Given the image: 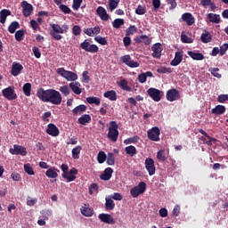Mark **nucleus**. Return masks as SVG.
Wrapping results in <instances>:
<instances>
[{
    "instance_id": "11",
    "label": "nucleus",
    "mask_w": 228,
    "mask_h": 228,
    "mask_svg": "<svg viewBox=\"0 0 228 228\" xmlns=\"http://www.w3.org/2000/svg\"><path fill=\"white\" fill-rule=\"evenodd\" d=\"M147 94L148 95H150V97L151 99H153L154 102H159L161 101V91L159 89L157 88H150L147 90Z\"/></svg>"
},
{
    "instance_id": "5",
    "label": "nucleus",
    "mask_w": 228,
    "mask_h": 228,
    "mask_svg": "<svg viewBox=\"0 0 228 228\" xmlns=\"http://www.w3.org/2000/svg\"><path fill=\"white\" fill-rule=\"evenodd\" d=\"M79 47L90 53H96L99 51L98 46L96 45H91L88 39H86L83 43H80Z\"/></svg>"
},
{
    "instance_id": "31",
    "label": "nucleus",
    "mask_w": 228,
    "mask_h": 228,
    "mask_svg": "<svg viewBox=\"0 0 228 228\" xmlns=\"http://www.w3.org/2000/svg\"><path fill=\"white\" fill-rule=\"evenodd\" d=\"M211 40H212V37L209 31L204 30L202 35H200V42H202L203 44H208V43H210Z\"/></svg>"
},
{
    "instance_id": "9",
    "label": "nucleus",
    "mask_w": 228,
    "mask_h": 228,
    "mask_svg": "<svg viewBox=\"0 0 228 228\" xmlns=\"http://www.w3.org/2000/svg\"><path fill=\"white\" fill-rule=\"evenodd\" d=\"M21 8H22V14L25 17H29L32 14L33 11H34L33 5L30 4L27 1L21 2Z\"/></svg>"
},
{
    "instance_id": "24",
    "label": "nucleus",
    "mask_w": 228,
    "mask_h": 228,
    "mask_svg": "<svg viewBox=\"0 0 228 228\" xmlns=\"http://www.w3.org/2000/svg\"><path fill=\"white\" fill-rule=\"evenodd\" d=\"M100 33H101V27H98V26H96L95 28H89L84 29V34L89 37H93Z\"/></svg>"
},
{
    "instance_id": "48",
    "label": "nucleus",
    "mask_w": 228,
    "mask_h": 228,
    "mask_svg": "<svg viewBox=\"0 0 228 228\" xmlns=\"http://www.w3.org/2000/svg\"><path fill=\"white\" fill-rule=\"evenodd\" d=\"M138 28L136 26L132 25L130 27L127 28V29L126 30V36H133L134 33H137Z\"/></svg>"
},
{
    "instance_id": "38",
    "label": "nucleus",
    "mask_w": 228,
    "mask_h": 228,
    "mask_svg": "<svg viewBox=\"0 0 228 228\" xmlns=\"http://www.w3.org/2000/svg\"><path fill=\"white\" fill-rule=\"evenodd\" d=\"M82 151V146H77L73 150H71V157L74 159H80V153Z\"/></svg>"
},
{
    "instance_id": "42",
    "label": "nucleus",
    "mask_w": 228,
    "mask_h": 228,
    "mask_svg": "<svg viewBox=\"0 0 228 228\" xmlns=\"http://www.w3.org/2000/svg\"><path fill=\"white\" fill-rule=\"evenodd\" d=\"M107 159V155L104 151L98 152V156L96 157V160L99 164H104Z\"/></svg>"
},
{
    "instance_id": "44",
    "label": "nucleus",
    "mask_w": 228,
    "mask_h": 228,
    "mask_svg": "<svg viewBox=\"0 0 228 228\" xmlns=\"http://www.w3.org/2000/svg\"><path fill=\"white\" fill-rule=\"evenodd\" d=\"M118 4H120V0H109L108 4L110 7V11L113 12L115 9H117Z\"/></svg>"
},
{
    "instance_id": "20",
    "label": "nucleus",
    "mask_w": 228,
    "mask_h": 228,
    "mask_svg": "<svg viewBox=\"0 0 228 228\" xmlns=\"http://www.w3.org/2000/svg\"><path fill=\"white\" fill-rule=\"evenodd\" d=\"M99 219L103 223V224H114L115 220L112 217L111 215L109 214H100L98 216Z\"/></svg>"
},
{
    "instance_id": "18",
    "label": "nucleus",
    "mask_w": 228,
    "mask_h": 228,
    "mask_svg": "<svg viewBox=\"0 0 228 228\" xmlns=\"http://www.w3.org/2000/svg\"><path fill=\"white\" fill-rule=\"evenodd\" d=\"M183 21L187 24V26H193L195 23V18L193 14L190 12H185L182 15Z\"/></svg>"
},
{
    "instance_id": "6",
    "label": "nucleus",
    "mask_w": 228,
    "mask_h": 228,
    "mask_svg": "<svg viewBox=\"0 0 228 228\" xmlns=\"http://www.w3.org/2000/svg\"><path fill=\"white\" fill-rule=\"evenodd\" d=\"M159 134H161L159 126H153L147 131V137L151 142H159Z\"/></svg>"
},
{
    "instance_id": "41",
    "label": "nucleus",
    "mask_w": 228,
    "mask_h": 228,
    "mask_svg": "<svg viewBox=\"0 0 228 228\" xmlns=\"http://www.w3.org/2000/svg\"><path fill=\"white\" fill-rule=\"evenodd\" d=\"M106 163L108 166H114L115 164V156L113 152H108L106 157Z\"/></svg>"
},
{
    "instance_id": "8",
    "label": "nucleus",
    "mask_w": 228,
    "mask_h": 228,
    "mask_svg": "<svg viewBox=\"0 0 228 228\" xmlns=\"http://www.w3.org/2000/svg\"><path fill=\"white\" fill-rule=\"evenodd\" d=\"M10 153L12 155H21V156H26L28 155V151L24 146H20L17 144L13 145V148L9 150Z\"/></svg>"
},
{
    "instance_id": "16",
    "label": "nucleus",
    "mask_w": 228,
    "mask_h": 228,
    "mask_svg": "<svg viewBox=\"0 0 228 228\" xmlns=\"http://www.w3.org/2000/svg\"><path fill=\"white\" fill-rule=\"evenodd\" d=\"M46 133L52 137L60 136V129L54 124L47 125Z\"/></svg>"
},
{
    "instance_id": "23",
    "label": "nucleus",
    "mask_w": 228,
    "mask_h": 228,
    "mask_svg": "<svg viewBox=\"0 0 228 228\" xmlns=\"http://www.w3.org/2000/svg\"><path fill=\"white\" fill-rule=\"evenodd\" d=\"M112 167H106L105 171H103V174L100 175V179L103 181H109L110 178H112Z\"/></svg>"
},
{
    "instance_id": "54",
    "label": "nucleus",
    "mask_w": 228,
    "mask_h": 228,
    "mask_svg": "<svg viewBox=\"0 0 228 228\" xmlns=\"http://www.w3.org/2000/svg\"><path fill=\"white\" fill-rule=\"evenodd\" d=\"M59 91L61 92L63 96H68L70 94V90L69 86H60Z\"/></svg>"
},
{
    "instance_id": "14",
    "label": "nucleus",
    "mask_w": 228,
    "mask_h": 228,
    "mask_svg": "<svg viewBox=\"0 0 228 228\" xmlns=\"http://www.w3.org/2000/svg\"><path fill=\"white\" fill-rule=\"evenodd\" d=\"M183 57H184V52H183V50H180L179 52H175V59L171 61L170 66L177 67L179 64L182 63Z\"/></svg>"
},
{
    "instance_id": "1",
    "label": "nucleus",
    "mask_w": 228,
    "mask_h": 228,
    "mask_svg": "<svg viewBox=\"0 0 228 228\" xmlns=\"http://www.w3.org/2000/svg\"><path fill=\"white\" fill-rule=\"evenodd\" d=\"M36 95L44 102H50L51 104L60 105L62 102V97L60 92L55 89L39 88Z\"/></svg>"
},
{
    "instance_id": "64",
    "label": "nucleus",
    "mask_w": 228,
    "mask_h": 228,
    "mask_svg": "<svg viewBox=\"0 0 228 228\" xmlns=\"http://www.w3.org/2000/svg\"><path fill=\"white\" fill-rule=\"evenodd\" d=\"M134 188H137L138 191H141L142 192H145L146 191V183L145 182H140L137 187H134Z\"/></svg>"
},
{
    "instance_id": "29",
    "label": "nucleus",
    "mask_w": 228,
    "mask_h": 228,
    "mask_svg": "<svg viewBox=\"0 0 228 228\" xmlns=\"http://www.w3.org/2000/svg\"><path fill=\"white\" fill-rule=\"evenodd\" d=\"M92 122V117L89 114H83L80 118H78V124L82 126H86V124H90Z\"/></svg>"
},
{
    "instance_id": "28",
    "label": "nucleus",
    "mask_w": 228,
    "mask_h": 228,
    "mask_svg": "<svg viewBox=\"0 0 228 228\" xmlns=\"http://www.w3.org/2000/svg\"><path fill=\"white\" fill-rule=\"evenodd\" d=\"M207 19L210 23H216V24L221 23V16L219 14L208 13L207 15Z\"/></svg>"
},
{
    "instance_id": "17",
    "label": "nucleus",
    "mask_w": 228,
    "mask_h": 228,
    "mask_svg": "<svg viewBox=\"0 0 228 228\" xmlns=\"http://www.w3.org/2000/svg\"><path fill=\"white\" fill-rule=\"evenodd\" d=\"M151 51H153V53L151 54L153 58H161V53L163 51L162 45L160 43H156L153 46H151Z\"/></svg>"
},
{
    "instance_id": "7",
    "label": "nucleus",
    "mask_w": 228,
    "mask_h": 228,
    "mask_svg": "<svg viewBox=\"0 0 228 228\" xmlns=\"http://www.w3.org/2000/svg\"><path fill=\"white\" fill-rule=\"evenodd\" d=\"M154 164L155 162L153 159L148 158L146 160H144V168H146L150 176H153L155 175L156 167Z\"/></svg>"
},
{
    "instance_id": "27",
    "label": "nucleus",
    "mask_w": 228,
    "mask_h": 228,
    "mask_svg": "<svg viewBox=\"0 0 228 228\" xmlns=\"http://www.w3.org/2000/svg\"><path fill=\"white\" fill-rule=\"evenodd\" d=\"M225 111L226 108L224 105H216V107L211 110L212 114H215L216 116L225 114Z\"/></svg>"
},
{
    "instance_id": "4",
    "label": "nucleus",
    "mask_w": 228,
    "mask_h": 228,
    "mask_svg": "<svg viewBox=\"0 0 228 228\" xmlns=\"http://www.w3.org/2000/svg\"><path fill=\"white\" fill-rule=\"evenodd\" d=\"M57 74L66 78L68 82H74L78 78L77 73H74L73 71H67L65 68H59L57 69Z\"/></svg>"
},
{
    "instance_id": "62",
    "label": "nucleus",
    "mask_w": 228,
    "mask_h": 228,
    "mask_svg": "<svg viewBox=\"0 0 228 228\" xmlns=\"http://www.w3.org/2000/svg\"><path fill=\"white\" fill-rule=\"evenodd\" d=\"M228 50V44L224 43L223 45L220 46V56H223L226 53V51Z\"/></svg>"
},
{
    "instance_id": "61",
    "label": "nucleus",
    "mask_w": 228,
    "mask_h": 228,
    "mask_svg": "<svg viewBox=\"0 0 228 228\" xmlns=\"http://www.w3.org/2000/svg\"><path fill=\"white\" fill-rule=\"evenodd\" d=\"M83 0H73V5L72 8L74 9V11H78V9L81 6Z\"/></svg>"
},
{
    "instance_id": "60",
    "label": "nucleus",
    "mask_w": 228,
    "mask_h": 228,
    "mask_svg": "<svg viewBox=\"0 0 228 228\" xmlns=\"http://www.w3.org/2000/svg\"><path fill=\"white\" fill-rule=\"evenodd\" d=\"M59 9H60V11H61L65 14H69L71 12L69 6L64 5V4H60Z\"/></svg>"
},
{
    "instance_id": "35",
    "label": "nucleus",
    "mask_w": 228,
    "mask_h": 228,
    "mask_svg": "<svg viewBox=\"0 0 228 228\" xmlns=\"http://www.w3.org/2000/svg\"><path fill=\"white\" fill-rule=\"evenodd\" d=\"M80 213L86 217H92L94 215L93 208H90L88 207H82L80 208Z\"/></svg>"
},
{
    "instance_id": "26",
    "label": "nucleus",
    "mask_w": 228,
    "mask_h": 228,
    "mask_svg": "<svg viewBox=\"0 0 228 228\" xmlns=\"http://www.w3.org/2000/svg\"><path fill=\"white\" fill-rule=\"evenodd\" d=\"M199 133L206 136V138L208 140V142H207L208 147H211L213 143H216L218 142L217 139L208 134L207 132L203 129H199Z\"/></svg>"
},
{
    "instance_id": "45",
    "label": "nucleus",
    "mask_w": 228,
    "mask_h": 228,
    "mask_svg": "<svg viewBox=\"0 0 228 228\" xmlns=\"http://www.w3.org/2000/svg\"><path fill=\"white\" fill-rule=\"evenodd\" d=\"M25 32L23 29H20L15 32L14 37L17 42H21L24 39Z\"/></svg>"
},
{
    "instance_id": "57",
    "label": "nucleus",
    "mask_w": 228,
    "mask_h": 228,
    "mask_svg": "<svg viewBox=\"0 0 228 228\" xmlns=\"http://www.w3.org/2000/svg\"><path fill=\"white\" fill-rule=\"evenodd\" d=\"M94 41L102 45H107V39L102 37H95Z\"/></svg>"
},
{
    "instance_id": "21",
    "label": "nucleus",
    "mask_w": 228,
    "mask_h": 228,
    "mask_svg": "<svg viewBox=\"0 0 228 228\" xmlns=\"http://www.w3.org/2000/svg\"><path fill=\"white\" fill-rule=\"evenodd\" d=\"M134 42L137 44L143 43L144 45H150L152 43V39H151L150 37H147L146 35H142L135 37Z\"/></svg>"
},
{
    "instance_id": "15",
    "label": "nucleus",
    "mask_w": 228,
    "mask_h": 228,
    "mask_svg": "<svg viewBox=\"0 0 228 228\" xmlns=\"http://www.w3.org/2000/svg\"><path fill=\"white\" fill-rule=\"evenodd\" d=\"M22 70H24V67L20 62L13 61L12 68H11L10 73L13 77H17L20 75Z\"/></svg>"
},
{
    "instance_id": "63",
    "label": "nucleus",
    "mask_w": 228,
    "mask_h": 228,
    "mask_svg": "<svg viewBox=\"0 0 228 228\" xmlns=\"http://www.w3.org/2000/svg\"><path fill=\"white\" fill-rule=\"evenodd\" d=\"M99 189V186L97 183H92L89 187V193L90 195H93L94 191H97Z\"/></svg>"
},
{
    "instance_id": "33",
    "label": "nucleus",
    "mask_w": 228,
    "mask_h": 228,
    "mask_svg": "<svg viewBox=\"0 0 228 228\" xmlns=\"http://www.w3.org/2000/svg\"><path fill=\"white\" fill-rule=\"evenodd\" d=\"M86 111V106L83 104L76 106L75 109H73L72 110L74 116H79Z\"/></svg>"
},
{
    "instance_id": "47",
    "label": "nucleus",
    "mask_w": 228,
    "mask_h": 228,
    "mask_svg": "<svg viewBox=\"0 0 228 228\" xmlns=\"http://www.w3.org/2000/svg\"><path fill=\"white\" fill-rule=\"evenodd\" d=\"M61 176L63 179H67L68 183L75 182L77 179V176L75 175H71V174L69 175V174H66V172H64L61 175Z\"/></svg>"
},
{
    "instance_id": "53",
    "label": "nucleus",
    "mask_w": 228,
    "mask_h": 228,
    "mask_svg": "<svg viewBox=\"0 0 228 228\" xmlns=\"http://www.w3.org/2000/svg\"><path fill=\"white\" fill-rule=\"evenodd\" d=\"M119 86L126 92H131V87L128 86V82L126 80H121V82L119 83Z\"/></svg>"
},
{
    "instance_id": "12",
    "label": "nucleus",
    "mask_w": 228,
    "mask_h": 228,
    "mask_svg": "<svg viewBox=\"0 0 228 228\" xmlns=\"http://www.w3.org/2000/svg\"><path fill=\"white\" fill-rule=\"evenodd\" d=\"M166 97H167V100L169 102H175L181 99V96L177 89L167 90Z\"/></svg>"
},
{
    "instance_id": "40",
    "label": "nucleus",
    "mask_w": 228,
    "mask_h": 228,
    "mask_svg": "<svg viewBox=\"0 0 228 228\" xmlns=\"http://www.w3.org/2000/svg\"><path fill=\"white\" fill-rule=\"evenodd\" d=\"M86 102L89 104H95V106H100L101 105V99L95 96L92 97H87Z\"/></svg>"
},
{
    "instance_id": "32",
    "label": "nucleus",
    "mask_w": 228,
    "mask_h": 228,
    "mask_svg": "<svg viewBox=\"0 0 228 228\" xmlns=\"http://www.w3.org/2000/svg\"><path fill=\"white\" fill-rule=\"evenodd\" d=\"M12 15V12L6 9H3L0 12V23L4 24L6 21V18Z\"/></svg>"
},
{
    "instance_id": "58",
    "label": "nucleus",
    "mask_w": 228,
    "mask_h": 228,
    "mask_svg": "<svg viewBox=\"0 0 228 228\" xmlns=\"http://www.w3.org/2000/svg\"><path fill=\"white\" fill-rule=\"evenodd\" d=\"M216 101L219 103H224L225 102H228V94H220L218 98H216Z\"/></svg>"
},
{
    "instance_id": "22",
    "label": "nucleus",
    "mask_w": 228,
    "mask_h": 228,
    "mask_svg": "<svg viewBox=\"0 0 228 228\" xmlns=\"http://www.w3.org/2000/svg\"><path fill=\"white\" fill-rule=\"evenodd\" d=\"M69 88L76 95H80L82 94L81 84L79 82H71L69 84Z\"/></svg>"
},
{
    "instance_id": "25",
    "label": "nucleus",
    "mask_w": 228,
    "mask_h": 228,
    "mask_svg": "<svg viewBox=\"0 0 228 228\" xmlns=\"http://www.w3.org/2000/svg\"><path fill=\"white\" fill-rule=\"evenodd\" d=\"M58 173H60V170H58L56 167H50L45 171V176L49 177L50 179H56L58 177Z\"/></svg>"
},
{
    "instance_id": "46",
    "label": "nucleus",
    "mask_w": 228,
    "mask_h": 228,
    "mask_svg": "<svg viewBox=\"0 0 228 228\" xmlns=\"http://www.w3.org/2000/svg\"><path fill=\"white\" fill-rule=\"evenodd\" d=\"M126 152L127 155H129L130 157H134V155L137 154V150L136 147L134 146H127L126 148Z\"/></svg>"
},
{
    "instance_id": "49",
    "label": "nucleus",
    "mask_w": 228,
    "mask_h": 228,
    "mask_svg": "<svg viewBox=\"0 0 228 228\" xmlns=\"http://www.w3.org/2000/svg\"><path fill=\"white\" fill-rule=\"evenodd\" d=\"M156 158H158V159L159 161H162V162L167 161V157H166L165 150H159L158 154L156 155Z\"/></svg>"
},
{
    "instance_id": "36",
    "label": "nucleus",
    "mask_w": 228,
    "mask_h": 228,
    "mask_svg": "<svg viewBox=\"0 0 228 228\" xmlns=\"http://www.w3.org/2000/svg\"><path fill=\"white\" fill-rule=\"evenodd\" d=\"M20 28V25L19 24V22L17 20H14L12 22H11L9 28H7V31H9V33L13 34L16 33V30L19 29Z\"/></svg>"
},
{
    "instance_id": "34",
    "label": "nucleus",
    "mask_w": 228,
    "mask_h": 228,
    "mask_svg": "<svg viewBox=\"0 0 228 228\" xmlns=\"http://www.w3.org/2000/svg\"><path fill=\"white\" fill-rule=\"evenodd\" d=\"M103 97L109 99L110 102L117 101V93L114 90L107 91L103 94Z\"/></svg>"
},
{
    "instance_id": "50",
    "label": "nucleus",
    "mask_w": 228,
    "mask_h": 228,
    "mask_svg": "<svg viewBox=\"0 0 228 228\" xmlns=\"http://www.w3.org/2000/svg\"><path fill=\"white\" fill-rule=\"evenodd\" d=\"M23 169L25 170V173L28 175H34L35 172L33 170V167L30 166L29 163H27L23 166Z\"/></svg>"
},
{
    "instance_id": "55",
    "label": "nucleus",
    "mask_w": 228,
    "mask_h": 228,
    "mask_svg": "<svg viewBox=\"0 0 228 228\" xmlns=\"http://www.w3.org/2000/svg\"><path fill=\"white\" fill-rule=\"evenodd\" d=\"M135 13L138 15H144L146 13L145 6L138 5V7L135 8Z\"/></svg>"
},
{
    "instance_id": "43",
    "label": "nucleus",
    "mask_w": 228,
    "mask_h": 228,
    "mask_svg": "<svg viewBox=\"0 0 228 228\" xmlns=\"http://www.w3.org/2000/svg\"><path fill=\"white\" fill-rule=\"evenodd\" d=\"M22 91H23V94H25V95L27 97H29L30 92L32 91V85L29 83L23 85Z\"/></svg>"
},
{
    "instance_id": "10",
    "label": "nucleus",
    "mask_w": 228,
    "mask_h": 228,
    "mask_svg": "<svg viewBox=\"0 0 228 228\" xmlns=\"http://www.w3.org/2000/svg\"><path fill=\"white\" fill-rule=\"evenodd\" d=\"M120 61H122V63H125L127 67H130L131 69H135L140 66L139 62L131 60L130 55L122 56L120 58Z\"/></svg>"
},
{
    "instance_id": "37",
    "label": "nucleus",
    "mask_w": 228,
    "mask_h": 228,
    "mask_svg": "<svg viewBox=\"0 0 228 228\" xmlns=\"http://www.w3.org/2000/svg\"><path fill=\"white\" fill-rule=\"evenodd\" d=\"M114 208H115V202L113 201V200L110 198H106L105 210L113 211Z\"/></svg>"
},
{
    "instance_id": "39",
    "label": "nucleus",
    "mask_w": 228,
    "mask_h": 228,
    "mask_svg": "<svg viewBox=\"0 0 228 228\" xmlns=\"http://www.w3.org/2000/svg\"><path fill=\"white\" fill-rule=\"evenodd\" d=\"M123 25H125V20L123 19L118 18L112 21V28L115 29H119Z\"/></svg>"
},
{
    "instance_id": "30",
    "label": "nucleus",
    "mask_w": 228,
    "mask_h": 228,
    "mask_svg": "<svg viewBox=\"0 0 228 228\" xmlns=\"http://www.w3.org/2000/svg\"><path fill=\"white\" fill-rule=\"evenodd\" d=\"M187 54L194 61H203L205 59V56L200 53L188 51Z\"/></svg>"
},
{
    "instance_id": "2",
    "label": "nucleus",
    "mask_w": 228,
    "mask_h": 228,
    "mask_svg": "<svg viewBox=\"0 0 228 228\" xmlns=\"http://www.w3.org/2000/svg\"><path fill=\"white\" fill-rule=\"evenodd\" d=\"M51 28L50 36L56 41L61 40L62 36L60 34L67 33V30H69V25L67 24H63L62 27H61L60 24L53 23L51 25Z\"/></svg>"
},
{
    "instance_id": "3",
    "label": "nucleus",
    "mask_w": 228,
    "mask_h": 228,
    "mask_svg": "<svg viewBox=\"0 0 228 228\" xmlns=\"http://www.w3.org/2000/svg\"><path fill=\"white\" fill-rule=\"evenodd\" d=\"M107 137L113 142L118 141V125L117 124V121L110 122V127H108Z\"/></svg>"
},
{
    "instance_id": "56",
    "label": "nucleus",
    "mask_w": 228,
    "mask_h": 228,
    "mask_svg": "<svg viewBox=\"0 0 228 228\" xmlns=\"http://www.w3.org/2000/svg\"><path fill=\"white\" fill-rule=\"evenodd\" d=\"M181 40L183 44H191L193 43V39L186 36L185 34H182Z\"/></svg>"
},
{
    "instance_id": "13",
    "label": "nucleus",
    "mask_w": 228,
    "mask_h": 228,
    "mask_svg": "<svg viewBox=\"0 0 228 228\" xmlns=\"http://www.w3.org/2000/svg\"><path fill=\"white\" fill-rule=\"evenodd\" d=\"M2 94L4 97H5V99L9 101H14L17 99V94L14 93V90L12 87L3 89Z\"/></svg>"
},
{
    "instance_id": "52",
    "label": "nucleus",
    "mask_w": 228,
    "mask_h": 228,
    "mask_svg": "<svg viewBox=\"0 0 228 228\" xmlns=\"http://www.w3.org/2000/svg\"><path fill=\"white\" fill-rule=\"evenodd\" d=\"M159 74H166V73H173V69L171 68H165V67H159L158 70H156Z\"/></svg>"
},
{
    "instance_id": "51",
    "label": "nucleus",
    "mask_w": 228,
    "mask_h": 228,
    "mask_svg": "<svg viewBox=\"0 0 228 228\" xmlns=\"http://www.w3.org/2000/svg\"><path fill=\"white\" fill-rule=\"evenodd\" d=\"M130 193L132 195V197H134V199H136L139 195H142L144 193V191H139L137 188H132L130 190Z\"/></svg>"
},
{
    "instance_id": "19",
    "label": "nucleus",
    "mask_w": 228,
    "mask_h": 228,
    "mask_svg": "<svg viewBox=\"0 0 228 228\" xmlns=\"http://www.w3.org/2000/svg\"><path fill=\"white\" fill-rule=\"evenodd\" d=\"M96 15H98L103 21H107L110 19V15L107 14V11L102 6L96 8Z\"/></svg>"
},
{
    "instance_id": "59",
    "label": "nucleus",
    "mask_w": 228,
    "mask_h": 228,
    "mask_svg": "<svg viewBox=\"0 0 228 228\" xmlns=\"http://www.w3.org/2000/svg\"><path fill=\"white\" fill-rule=\"evenodd\" d=\"M81 27L78 25H75L72 28V33L74 36H80L81 35Z\"/></svg>"
}]
</instances>
